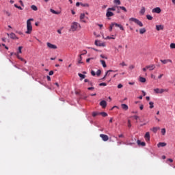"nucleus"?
Returning a JSON list of instances; mask_svg holds the SVG:
<instances>
[{
	"label": "nucleus",
	"mask_w": 175,
	"mask_h": 175,
	"mask_svg": "<svg viewBox=\"0 0 175 175\" xmlns=\"http://www.w3.org/2000/svg\"><path fill=\"white\" fill-rule=\"evenodd\" d=\"M81 28V25L79 23L73 22L72 23H71V25H70L71 31L75 32L77 31H79Z\"/></svg>",
	"instance_id": "obj_1"
},
{
	"label": "nucleus",
	"mask_w": 175,
	"mask_h": 175,
	"mask_svg": "<svg viewBox=\"0 0 175 175\" xmlns=\"http://www.w3.org/2000/svg\"><path fill=\"white\" fill-rule=\"evenodd\" d=\"M31 21H33V18H29L27 21V31H26V33H27V34H31V32H32V30H33Z\"/></svg>",
	"instance_id": "obj_2"
},
{
	"label": "nucleus",
	"mask_w": 175,
	"mask_h": 175,
	"mask_svg": "<svg viewBox=\"0 0 175 175\" xmlns=\"http://www.w3.org/2000/svg\"><path fill=\"white\" fill-rule=\"evenodd\" d=\"M129 22L130 24H132V23H134L135 24H137L139 27H143L144 25L141 21H139L138 19L135 18H130L129 19Z\"/></svg>",
	"instance_id": "obj_3"
},
{
	"label": "nucleus",
	"mask_w": 175,
	"mask_h": 175,
	"mask_svg": "<svg viewBox=\"0 0 175 175\" xmlns=\"http://www.w3.org/2000/svg\"><path fill=\"white\" fill-rule=\"evenodd\" d=\"M153 91H154V92L157 94H163L165 92H169V90L156 88V89L153 90Z\"/></svg>",
	"instance_id": "obj_4"
},
{
	"label": "nucleus",
	"mask_w": 175,
	"mask_h": 175,
	"mask_svg": "<svg viewBox=\"0 0 175 175\" xmlns=\"http://www.w3.org/2000/svg\"><path fill=\"white\" fill-rule=\"evenodd\" d=\"M100 137L103 139V142H107L109 140V137L105 134H100Z\"/></svg>",
	"instance_id": "obj_5"
},
{
	"label": "nucleus",
	"mask_w": 175,
	"mask_h": 175,
	"mask_svg": "<svg viewBox=\"0 0 175 175\" xmlns=\"http://www.w3.org/2000/svg\"><path fill=\"white\" fill-rule=\"evenodd\" d=\"M7 35L10 36L11 39L18 40V37H17L14 33H11L10 34L7 33Z\"/></svg>",
	"instance_id": "obj_6"
},
{
	"label": "nucleus",
	"mask_w": 175,
	"mask_h": 175,
	"mask_svg": "<svg viewBox=\"0 0 175 175\" xmlns=\"http://www.w3.org/2000/svg\"><path fill=\"white\" fill-rule=\"evenodd\" d=\"M46 46H47V47L49 48V49H57V45L52 44L50 43V42H47V43H46Z\"/></svg>",
	"instance_id": "obj_7"
},
{
	"label": "nucleus",
	"mask_w": 175,
	"mask_h": 175,
	"mask_svg": "<svg viewBox=\"0 0 175 175\" xmlns=\"http://www.w3.org/2000/svg\"><path fill=\"white\" fill-rule=\"evenodd\" d=\"M114 16V14L113 12L109 11V10H107V12H106V17L107 18H110Z\"/></svg>",
	"instance_id": "obj_8"
},
{
	"label": "nucleus",
	"mask_w": 175,
	"mask_h": 175,
	"mask_svg": "<svg viewBox=\"0 0 175 175\" xmlns=\"http://www.w3.org/2000/svg\"><path fill=\"white\" fill-rule=\"evenodd\" d=\"M161 12V10L159 7H157L154 9L152 10V13L160 14Z\"/></svg>",
	"instance_id": "obj_9"
},
{
	"label": "nucleus",
	"mask_w": 175,
	"mask_h": 175,
	"mask_svg": "<svg viewBox=\"0 0 175 175\" xmlns=\"http://www.w3.org/2000/svg\"><path fill=\"white\" fill-rule=\"evenodd\" d=\"M144 138H145L146 142H150V133L149 132L146 133Z\"/></svg>",
	"instance_id": "obj_10"
},
{
	"label": "nucleus",
	"mask_w": 175,
	"mask_h": 175,
	"mask_svg": "<svg viewBox=\"0 0 175 175\" xmlns=\"http://www.w3.org/2000/svg\"><path fill=\"white\" fill-rule=\"evenodd\" d=\"M85 18V15L84 13L81 14L80 15V21L81 22L83 23H86V21L85 20H83Z\"/></svg>",
	"instance_id": "obj_11"
},
{
	"label": "nucleus",
	"mask_w": 175,
	"mask_h": 175,
	"mask_svg": "<svg viewBox=\"0 0 175 175\" xmlns=\"http://www.w3.org/2000/svg\"><path fill=\"white\" fill-rule=\"evenodd\" d=\"M100 105L103 109H105V108L107 107V103L106 101L102 100V101H100Z\"/></svg>",
	"instance_id": "obj_12"
},
{
	"label": "nucleus",
	"mask_w": 175,
	"mask_h": 175,
	"mask_svg": "<svg viewBox=\"0 0 175 175\" xmlns=\"http://www.w3.org/2000/svg\"><path fill=\"white\" fill-rule=\"evenodd\" d=\"M161 62L163 64V65H165L167 64V63H172V60L171 59H161Z\"/></svg>",
	"instance_id": "obj_13"
},
{
	"label": "nucleus",
	"mask_w": 175,
	"mask_h": 175,
	"mask_svg": "<svg viewBox=\"0 0 175 175\" xmlns=\"http://www.w3.org/2000/svg\"><path fill=\"white\" fill-rule=\"evenodd\" d=\"M156 29L157 31L163 30L164 29V26L162 25H156Z\"/></svg>",
	"instance_id": "obj_14"
},
{
	"label": "nucleus",
	"mask_w": 175,
	"mask_h": 175,
	"mask_svg": "<svg viewBox=\"0 0 175 175\" xmlns=\"http://www.w3.org/2000/svg\"><path fill=\"white\" fill-rule=\"evenodd\" d=\"M116 71H113L112 70H109L108 71L106 72L104 77L103 78V80H104L105 79H106L107 76H109L110 75V72H115Z\"/></svg>",
	"instance_id": "obj_15"
},
{
	"label": "nucleus",
	"mask_w": 175,
	"mask_h": 175,
	"mask_svg": "<svg viewBox=\"0 0 175 175\" xmlns=\"http://www.w3.org/2000/svg\"><path fill=\"white\" fill-rule=\"evenodd\" d=\"M159 130L160 127H152V129H150V131H152L154 133H156Z\"/></svg>",
	"instance_id": "obj_16"
},
{
	"label": "nucleus",
	"mask_w": 175,
	"mask_h": 175,
	"mask_svg": "<svg viewBox=\"0 0 175 175\" xmlns=\"http://www.w3.org/2000/svg\"><path fill=\"white\" fill-rule=\"evenodd\" d=\"M155 68V66L154 64L146 66V69H149L150 70H153Z\"/></svg>",
	"instance_id": "obj_17"
},
{
	"label": "nucleus",
	"mask_w": 175,
	"mask_h": 175,
	"mask_svg": "<svg viewBox=\"0 0 175 175\" xmlns=\"http://www.w3.org/2000/svg\"><path fill=\"white\" fill-rule=\"evenodd\" d=\"M167 146V144L165 142H160L157 144V147L160 148V147H165Z\"/></svg>",
	"instance_id": "obj_18"
},
{
	"label": "nucleus",
	"mask_w": 175,
	"mask_h": 175,
	"mask_svg": "<svg viewBox=\"0 0 175 175\" xmlns=\"http://www.w3.org/2000/svg\"><path fill=\"white\" fill-rule=\"evenodd\" d=\"M137 143L138 146H146V142H141L140 140H137Z\"/></svg>",
	"instance_id": "obj_19"
},
{
	"label": "nucleus",
	"mask_w": 175,
	"mask_h": 175,
	"mask_svg": "<svg viewBox=\"0 0 175 175\" xmlns=\"http://www.w3.org/2000/svg\"><path fill=\"white\" fill-rule=\"evenodd\" d=\"M140 14L144 15L146 13V8L142 7V8H141L140 12H139Z\"/></svg>",
	"instance_id": "obj_20"
},
{
	"label": "nucleus",
	"mask_w": 175,
	"mask_h": 175,
	"mask_svg": "<svg viewBox=\"0 0 175 175\" xmlns=\"http://www.w3.org/2000/svg\"><path fill=\"white\" fill-rule=\"evenodd\" d=\"M139 82L140 83H146V79L143 77H139Z\"/></svg>",
	"instance_id": "obj_21"
},
{
	"label": "nucleus",
	"mask_w": 175,
	"mask_h": 175,
	"mask_svg": "<svg viewBox=\"0 0 175 175\" xmlns=\"http://www.w3.org/2000/svg\"><path fill=\"white\" fill-rule=\"evenodd\" d=\"M146 33V28H141L139 29V33L140 34H144V33Z\"/></svg>",
	"instance_id": "obj_22"
},
{
	"label": "nucleus",
	"mask_w": 175,
	"mask_h": 175,
	"mask_svg": "<svg viewBox=\"0 0 175 175\" xmlns=\"http://www.w3.org/2000/svg\"><path fill=\"white\" fill-rule=\"evenodd\" d=\"M121 107H122V109L123 110H126V111L129 109L128 106L126 104H122Z\"/></svg>",
	"instance_id": "obj_23"
},
{
	"label": "nucleus",
	"mask_w": 175,
	"mask_h": 175,
	"mask_svg": "<svg viewBox=\"0 0 175 175\" xmlns=\"http://www.w3.org/2000/svg\"><path fill=\"white\" fill-rule=\"evenodd\" d=\"M82 60H83V57H81V55H79V58L78 59V64H83V62H82Z\"/></svg>",
	"instance_id": "obj_24"
},
{
	"label": "nucleus",
	"mask_w": 175,
	"mask_h": 175,
	"mask_svg": "<svg viewBox=\"0 0 175 175\" xmlns=\"http://www.w3.org/2000/svg\"><path fill=\"white\" fill-rule=\"evenodd\" d=\"M124 144H125L126 146H133L135 144V142H130L129 141H126V142Z\"/></svg>",
	"instance_id": "obj_25"
},
{
	"label": "nucleus",
	"mask_w": 175,
	"mask_h": 175,
	"mask_svg": "<svg viewBox=\"0 0 175 175\" xmlns=\"http://www.w3.org/2000/svg\"><path fill=\"white\" fill-rule=\"evenodd\" d=\"M31 9L33 10V11H38V7L35 5H31Z\"/></svg>",
	"instance_id": "obj_26"
},
{
	"label": "nucleus",
	"mask_w": 175,
	"mask_h": 175,
	"mask_svg": "<svg viewBox=\"0 0 175 175\" xmlns=\"http://www.w3.org/2000/svg\"><path fill=\"white\" fill-rule=\"evenodd\" d=\"M100 64H102L103 68H107L106 62H105L104 60H100Z\"/></svg>",
	"instance_id": "obj_27"
},
{
	"label": "nucleus",
	"mask_w": 175,
	"mask_h": 175,
	"mask_svg": "<svg viewBox=\"0 0 175 175\" xmlns=\"http://www.w3.org/2000/svg\"><path fill=\"white\" fill-rule=\"evenodd\" d=\"M50 11H51V13L55 14H60L59 12H57V11H55V10H53V9H51Z\"/></svg>",
	"instance_id": "obj_28"
},
{
	"label": "nucleus",
	"mask_w": 175,
	"mask_h": 175,
	"mask_svg": "<svg viewBox=\"0 0 175 175\" xmlns=\"http://www.w3.org/2000/svg\"><path fill=\"white\" fill-rule=\"evenodd\" d=\"M81 5L83 8H89L90 7V5L89 3H81Z\"/></svg>",
	"instance_id": "obj_29"
},
{
	"label": "nucleus",
	"mask_w": 175,
	"mask_h": 175,
	"mask_svg": "<svg viewBox=\"0 0 175 175\" xmlns=\"http://www.w3.org/2000/svg\"><path fill=\"white\" fill-rule=\"evenodd\" d=\"M78 76H79V77L81 78V80H83L85 78V75L81 73H78Z\"/></svg>",
	"instance_id": "obj_30"
},
{
	"label": "nucleus",
	"mask_w": 175,
	"mask_h": 175,
	"mask_svg": "<svg viewBox=\"0 0 175 175\" xmlns=\"http://www.w3.org/2000/svg\"><path fill=\"white\" fill-rule=\"evenodd\" d=\"M22 49H23L22 46H18V51L17 52V53L22 54Z\"/></svg>",
	"instance_id": "obj_31"
},
{
	"label": "nucleus",
	"mask_w": 175,
	"mask_h": 175,
	"mask_svg": "<svg viewBox=\"0 0 175 175\" xmlns=\"http://www.w3.org/2000/svg\"><path fill=\"white\" fill-rule=\"evenodd\" d=\"M100 116H103V117H106V116H108V114L106 112H100Z\"/></svg>",
	"instance_id": "obj_32"
},
{
	"label": "nucleus",
	"mask_w": 175,
	"mask_h": 175,
	"mask_svg": "<svg viewBox=\"0 0 175 175\" xmlns=\"http://www.w3.org/2000/svg\"><path fill=\"white\" fill-rule=\"evenodd\" d=\"M161 133L164 136L166 133V129L165 128L161 129Z\"/></svg>",
	"instance_id": "obj_33"
},
{
	"label": "nucleus",
	"mask_w": 175,
	"mask_h": 175,
	"mask_svg": "<svg viewBox=\"0 0 175 175\" xmlns=\"http://www.w3.org/2000/svg\"><path fill=\"white\" fill-rule=\"evenodd\" d=\"M96 116H100V112H92L93 117H96Z\"/></svg>",
	"instance_id": "obj_34"
},
{
	"label": "nucleus",
	"mask_w": 175,
	"mask_h": 175,
	"mask_svg": "<svg viewBox=\"0 0 175 175\" xmlns=\"http://www.w3.org/2000/svg\"><path fill=\"white\" fill-rule=\"evenodd\" d=\"M118 8H120L122 10H123L124 12H127V10L126 9L125 7L124 6H119Z\"/></svg>",
	"instance_id": "obj_35"
},
{
	"label": "nucleus",
	"mask_w": 175,
	"mask_h": 175,
	"mask_svg": "<svg viewBox=\"0 0 175 175\" xmlns=\"http://www.w3.org/2000/svg\"><path fill=\"white\" fill-rule=\"evenodd\" d=\"M114 3H116L118 5H120L121 4L120 0H114Z\"/></svg>",
	"instance_id": "obj_36"
},
{
	"label": "nucleus",
	"mask_w": 175,
	"mask_h": 175,
	"mask_svg": "<svg viewBox=\"0 0 175 175\" xmlns=\"http://www.w3.org/2000/svg\"><path fill=\"white\" fill-rule=\"evenodd\" d=\"M107 10H109L110 12H111V11L115 12L116 8H115V7H112V8H109L107 9Z\"/></svg>",
	"instance_id": "obj_37"
},
{
	"label": "nucleus",
	"mask_w": 175,
	"mask_h": 175,
	"mask_svg": "<svg viewBox=\"0 0 175 175\" xmlns=\"http://www.w3.org/2000/svg\"><path fill=\"white\" fill-rule=\"evenodd\" d=\"M112 25L114 27H120L121 25H119L118 23H111Z\"/></svg>",
	"instance_id": "obj_38"
},
{
	"label": "nucleus",
	"mask_w": 175,
	"mask_h": 175,
	"mask_svg": "<svg viewBox=\"0 0 175 175\" xmlns=\"http://www.w3.org/2000/svg\"><path fill=\"white\" fill-rule=\"evenodd\" d=\"M150 109H153L154 108V103L153 102H150Z\"/></svg>",
	"instance_id": "obj_39"
},
{
	"label": "nucleus",
	"mask_w": 175,
	"mask_h": 175,
	"mask_svg": "<svg viewBox=\"0 0 175 175\" xmlns=\"http://www.w3.org/2000/svg\"><path fill=\"white\" fill-rule=\"evenodd\" d=\"M19 53H14V55H15L16 56V57H17V59H21V57L19 55Z\"/></svg>",
	"instance_id": "obj_40"
},
{
	"label": "nucleus",
	"mask_w": 175,
	"mask_h": 175,
	"mask_svg": "<svg viewBox=\"0 0 175 175\" xmlns=\"http://www.w3.org/2000/svg\"><path fill=\"white\" fill-rule=\"evenodd\" d=\"M19 53H14V55H15L16 56V57H17V59H21V57L19 55Z\"/></svg>",
	"instance_id": "obj_41"
},
{
	"label": "nucleus",
	"mask_w": 175,
	"mask_h": 175,
	"mask_svg": "<svg viewBox=\"0 0 175 175\" xmlns=\"http://www.w3.org/2000/svg\"><path fill=\"white\" fill-rule=\"evenodd\" d=\"M146 18L151 21L153 19V17L150 15H146Z\"/></svg>",
	"instance_id": "obj_42"
},
{
	"label": "nucleus",
	"mask_w": 175,
	"mask_h": 175,
	"mask_svg": "<svg viewBox=\"0 0 175 175\" xmlns=\"http://www.w3.org/2000/svg\"><path fill=\"white\" fill-rule=\"evenodd\" d=\"M120 65L122 67L127 66V64L124 62H121Z\"/></svg>",
	"instance_id": "obj_43"
},
{
	"label": "nucleus",
	"mask_w": 175,
	"mask_h": 175,
	"mask_svg": "<svg viewBox=\"0 0 175 175\" xmlns=\"http://www.w3.org/2000/svg\"><path fill=\"white\" fill-rule=\"evenodd\" d=\"M113 27H114V26L111 23V25H110V26H109V31L110 32L112 31Z\"/></svg>",
	"instance_id": "obj_44"
},
{
	"label": "nucleus",
	"mask_w": 175,
	"mask_h": 175,
	"mask_svg": "<svg viewBox=\"0 0 175 175\" xmlns=\"http://www.w3.org/2000/svg\"><path fill=\"white\" fill-rule=\"evenodd\" d=\"M15 8H18L19 10H23V8L21 6L17 5L16 4L14 5Z\"/></svg>",
	"instance_id": "obj_45"
},
{
	"label": "nucleus",
	"mask_w": 175,
	"mask_h": 175,
	"mask_svg": "<svg viewBox=\"0 0 175 175\" xmlns=\"http://www.w3.org/2000/svg\"><path fill=\"white\" fill-rule=\"evenodd\" d=\"M170 49H175V44L174 43L170 44Z\"/></svg>",
	"instance_id": "obj_46"
},
{
	"label": "nucleus",
	"mask_w": 175,
	"mask_h": 175,
	"mask_svg": "<svg viewBox=\"0 0 175 175\" xmlns=\"http://www.w3.org/2000/svg\"><path fill=\"white\" fill-rule=\"evenodd\" d=\"M87 54V51L86 50H83L82 51L81 54L80 55L81 56L83 55H86Z\"/></svg>",
	"instance_id": "obj_47"
},
{
	"label": "nucleus",
	"mask_w": 175,
	"mask_h": 175,
	"mask_svg": "<svg viewBox=\"0 0 175 175\" xmlns=\"http://www.w3.org/2000/svg\"><path fill=\"white\" fill-rule=\"evenodd\" d=\"M131 126H132V125H131V120H128V127H129V128H131Z\"/></svg>",
	"instance_id": "obj_48"
},
{
	"label": "nucleus",
	"mask_w": 175,
	"mask_h": 175,
	"mask_svg": "<svg viewBox=\"0 0 175 175\" xmlns=\"http://www.w3.org/2000/svg\"><path fill=\"white\" fill-rule=\"evenodd\" d=\"M21 62H23L24 63H25V64H27V61L24 59V58H20L19 59Z\"/></svg>",
	"instance_id": "obj_49"
},
{
	"label": "nucleus",
	"mask_w": 175,
	"mask_h": 175,
	"mask_svg": "<svg viewBox=\"0 0 175 175\" xmlns=\"http://www.w3.org/2000/svg\"><path fill=\"white\" fill-rule=\"evenodd\" d=\"M96 75H97V76H100L101 75V70H98V71L96 72Z\"/></svg>",
	"instance_id": "obj_50"
},
{
	"label": "nucleus",
	"mask_w": 175,
	"mask_h": 175,
	"mask_svg": "<svg viewBox=\"0 0 175 175\" xmlns=\"http://www.w3.org/2000/svg\"><path fill=\"white\" fill-rule=\"evenodd\" d=\"M107 83H100V84H99V86H107Z\"/></svg>",
	"instance_id": "obj_51"
},
{
	"label": "nucleus",
	"mask_w": 175,
	"mask_h": 175,
	"mask_svg": "<svg viewBox=\"0 0 175 175\" xmlns=\"http://www.w3.org/2000/svg\"><path fill=\"white\" fill-rule=\"evenodd\" d=\"M91 59H94V57H91V58L87 59H86V62H87V63H90V62Z\"/></svg>",
	"instance_id": "obj_52"
},
{
	"label": "nucleus",
	"mask_w": 175,
	"mask_h": 175,
	"mask_svg": "<svg viewBox=\"0 0 175 175\" xmlns=\"http://www.w3.org/2000/svg\"><path fill=\"white\" fill-rule=\"evenodd\" d=\"M122 88H123V85L122 84L120 83L119 85H118V89H121Z\"/></svg>",
	"instance_id": "obj_53"
},
{
	"label": "nucleus",
	"mask_w": 175,
	"mask_h": 175,
	"mask_svg": "<svg viewBox=\"0 0 175 175\" xmlns=\"http://www.w3.org/2000/svg\"><path fill=\"white\" fill-rule=\"evenodd\" d=\"M100 57L103 59H107V57L106 56H104L103 55H100Z\"/></svg>",
	"instance_id": "obj_54"
},
{
	"label": "nucleus",
	"mask_w": 175,
	"mask_h": 175,
	"mask_svg": "<svg viewBox=\"0 0 175 175\" xmlns=\"http://www.w3.org/2000/svg\"><path fill=\"white\" fill-rule=\"evenodd\" d=\"M163 74H161L160 75L158 76V79H161L162 77H163Z\"/></svg>",
	"instance_id": "obj_55"
},
{
	"label": "nucleus",
	"mask_w": 175,
	"mask_h": 175,
	"mask_svg": "<svg viewBox=\"0 0 175 175\" xmlns=\"http://www.w3.org/2000/svg\"><path fill=\"white\" fill-rule=\"evenodd\" d=\"M129 68L131 69V70L134 69L135 68V66H133V65L129 66Z\"/></svg>",
	"instance_id": "obj_56"
},
{
	"label": "nucleus",
	"mask_w": 175,
	"mask_h": 175,
	"mask_svg": "<svg viewBox=\"0 0 175 175\" xmlns=\"http://www.w3.org/2000/svg\"><path fill=\"white\" fill-rule=\"evenodd\" d=\"M91 75H92V76H95V75H96V72H95V71L92 70V72H91Z\"/></svg>",
	"instance_id": "obj_57"
},
{
	"label": "nucleus",
	"mask_w": 175,
	"mask_h": 175,
	"mask_svg": "<svg viewBox=\"0 0 175 175\" xmlns=\"http://www.w3.org/2000/svg\"><path fill=\"white\" fill-rule=\"evenodd\" d=\"M105 39H108V40H110V39H115V38H111L110 36H107Z\"/></svg>",
	"instance_id": "obj_58"
},
{
	"label": "nucleus",
	"mask_w": 175,
	"mask_h": 175,
	"mask_svg": "<svg viewBox=\"0 0 175 175\" xmlns=\"http://www.w3.org/2000/svg\"><path fill=\"white\" fill-rule=\"evenodd\" d=\"M133 118L135 120H138L139 119V117L137 116H134Z\"/></svg>",
	"instance_id": "obj_59"
},
{
	"label": "nucleus",
	"mask_w": 175,
	"mask_h": 175,
	"mask_svg": "<svg viewBox=\"0 0 175 175\" xmlns=\"http://www.w3.org/2000/svg\"><path fill=\"white\" fill-rule=\"evenodd\" d=\"M88 90H94V87H89L88 88Z\"/></svg>",
	"instance_id": "obj_60"
},
{
	"label": "nucleus",
	"mask_w": 175,
	"mask_h": 175,
	"mask_svg": "<svg viewBox=\"0 0 175 175\" xmlns=\"http://www.w3.org/2000/svg\"><path fill=\"white\" fill-rule=\"evenodd\" d=\"M150 77L154 80L156 79V77L153 74L151 75Z\"/></svg>",
	"instance_id": "obj_61"
},
{
	"label": "nucleus",
	"mask_w": 175,
	"mask_h": 175,
	"mask_svg": "<svg viewBox=\"0 0 175 175\" xmlns=\"http://www.w3.org/2000/svg\"><path fill=\"white\" fill-rule=\"evenodd\" d=\"M54 75V71H52V70L50 71V72H49V75L51 76V75Z\"/></svg>",
	"instance_id": "obj_62"
},
{
	"label": "nucleus",
	"mask_w": 175,
	"mask_h": 175,
	"mask_svg": "<svg viewBox=\"0 0 175 175\" xmlns=\"http://www.w3.org/2000/svg\"><path fill=\"white\" fill-rule=\"evenodd\" d=\"M143 109H144V105H140L139 109L140 110H143Z\"/></svg>",
	"instance_id": "obj_63"
},
{
	"label": "nucleus",
	"mask_w": 175,
	"mask_h": 175,
	"mask_svg": "<svg viewBox=\"0 0 175 175\" xmlns=\"http://www.w3.org/2000/svg\"><path fill=\"white\" fill-rule=\"evenodd\" d=\"M79 5H81V3L77 2L76 3V7H79Z\"/></svg>",
	"instance_id": "obj_64"
}]
</instances>
